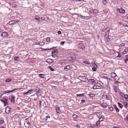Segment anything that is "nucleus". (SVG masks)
<instances>
[{
	"instance_id": "1",
	"label": "nucleus",
	"mask_w": 128,
	"mask_h": 128,
	"mask_svg": "<svg viewBox=\"0 0 128 128\" xmlns=\"http://www.w3.org/2000/svg\"><path fill=\"white\" fill-rule=\"evenodd\" d=\"M0 101L3 103L4 106H6L8 104V100L6 98H3Z\"/></svg>"
},
{
	"instance_id": "2",
	"label": "nucleus",
	"mask_w": 128,
	"mask_h": 128,
	"mask_svg": "<svg viewBox=\"0 0 128 128\" xmlns=\"http://www.w3.org/2000/svg\"><path fill=\"white\" fill-rule=\"evenodd\" d=\"M31 122L30 123L28 122H27L26 121L24 124V125L25 126V127L26 128H31Z\"/></svg>"
},
{
	"instance_id": "3",
	"label": "nucleus",
	"mask_w": 128,
	"mask_h": 128,
	"mask_svg": "<svg viewBox=\"0 0 128 128\" xmlns=\"http://www.w3.org/2000/svg\"><path fill=\"white\" fill-rule=\"evenodd\" d=\"M22 89L21 88H15L12 90H6V91H5L3 93H4V94H5L6 93H10V92H12L14 91L15 90H20V89Z\"/></svg>"
},
{
	"instance_id": "4",
	"label": "nucleus",
	"mask_w": 128,
	"mask_h": 128,
	"mask_svg": "<svg viewBox=\"0 0 128 128\" xmlns=\"http://www.w3.org/2000/svg\"><path fill=\"white\" fill-rule=\"evenodd\" d=\"M15 97L14 96H12L10 97V99L12 103L14 104L15 103Z\"/></svg>"
},
{
	"instance_id": "5",
	"label": "nucleus",
	"mask_w": 128,
	"mask_h": 128,
	"mask_svg": "<svg viewBox=\"0 0 128 128\" xmlns=\"http://www.w3.org/2000/svg\"><path fill=\"white\" fill-rule=\"evenodd\" d=\"M102 98L104 100H109L110 99V98L109 96L104 94L102 96Z\"/></svg>"
},
{
	"instance_id": "6",
	"label": "nucleus",
	"mask_w": 128,
	"mask_h": 128,
	"mask_svg": "<svg viewBox=\"0 0 128 128\" xmlns=\"http://www.w3.org/2000/svg\"><path fill=\"white\" fill-rule=\"evenodd\" d=\"M58 51H54L52 52V56L53 57L56 58L58 56L57 55Z\"/></svg>"
},
{
	"instance_id": "7",
	"label": "nucleus",
	"mask_w": 128,
	"mask_h": 128,
	"mask_svg": "<svg viewBox=\"0 0 128 128\" xmlns=\"http://www.w3.org/2000/svg\"><path fill=\"white\" fill-rule=\"evenodd\" d=\"M19 22L18 20H12L9 22L8 24L10 25H12L16 23H17Z\"/></svg>"
},
{
	"instance_id": "8",
	"label": "nucleus",
	"mask_w": 128,
	"mask_h": 128,
	"mask_svg": "<svg viewBox=\"0 0 128 128\" xmlns=\"http://www.w3.org/2000/svg\"><path fill=\"white\" fill-rule=\"evenodd\" d=\"M11 108L10 106H8L6 108L5 112L6 114H9Z\"/></svg>"
},
{
	"instance_id": "9",
	"label": "nucleus",
	"mask_w": 128,
	"mask_h": 128,
	"mask_svg": "<svg viewBox=\"0 0 128 128\" xmlns=\"http://www.w3.org/2000/svg\"><path fill=\"white\" fill-rule=\"evenodd\" d=\"M78 46L80 48L82 49V50H84L85 48L84 45L82 43H80L79 44Z\"/></svg>"
},
{
	"instance_id": "10",
	"label": "nucleus",
	"mask_w": 128,
	"mask_h": 128,
	"mask_svg": "<svg viewBox=\"0 0 128 128\" xmlns=\"http://www.w3.org/2000/svg\"><path fill=\"white\" fill-rule=\"evenodd\" d=\"M94 125L96 126L99 128L100 126V122L98 120L96 122V123L94 124Z\"/></svg>"
},
{
	"instance_id": "11",
	"label": "nucleus",
	"mask_w": 128,
	"mask_h": 128,
	"mask_svg": "<svg viewBox=\"0 0 128 128\" xmlns=\"http://www.w3.org/2000/svg\"><path fill=\"white\" fill-rule=\"evenodd\" d=\"M117 10H119V12L121 13L124 14L125 12V11L124 9L121 8L119 9V8H117Z\"/></svg>"
},
{
	"instance_id": "12",
	"label": "nucleus",
	"mask_w": 128,
	"mask_h": 128,
	"mask_svg": "<svg viewBox=\"0 0 128 128\" xmlns=\"http://www.w3.org/2000/svg\"><path fill=\"white\" fill-rule=\"evenodd\" d=\"M3 38L7 37L8 36V34L6 32H3L1 34Z\"/></svg>"
},
{
	"instance_id": "13",
	"label": "nucleus",
	"mask_w": 128,
	"mask_h": 128,
	"mask_svg": "<svg viewBox=\"0 0 128 128\" xmlns=\"http://www.w3.org/2000/svg\"><path fill=\"white\" fill-rule=\"evenodd\" d=\"M101 106L103 108H106L108 106V104L106 103H103L102 104H101Z\"/></svg>"
},
{
	"instance_id": "14",
	"label": "nucleus",
	"mask_w": 128,
	"mask_h": 128,
	"mask_svg": "<svg viewBox=\"0 0 128 128\" xmlns=\"http://www.w3.org/2000/svg\"><path fill=\"white\" fill-rule=\"evenodd\" d=\"M72 66L70 65H68L64 68V69L66 71L70 70Z\"/></svg>"
},
{
	"instance_id": "15",
	"label": "nucleus",
	"mask_w": 128,
	"mask_h": 128,
	"mask_svg": "<svg viewBox=\"0 0 128 128\" xmlns=\"http://www.w3.org/2000/svg\"><path fill=\"white\" fill-rule=\"evenodd\" d=\"M79 78L81 81L83 82H84L85 81V80L86 79L84 76H79Z\"/></svg>"
},
{
	"instance_id": "16",
	"label": "nucleus",
	"mask_w": 128,
	"mask_h": 128,
	"mask_svg": "<svg viewBox=\"0 0 128 128\" xmlns=\"http://www.w3.org/2000/svg\"><path fill=\"white\" fill-rule=\"evenodd\" d=\"M41 19L43 20L47 21L49 19L48 17L46 16V17H45L44 16H42L41 17Z\"/></svg>"
},
{
	"instance_id": "17",
	"label": "nucleus",
	"mask_w": 128,
	"mask_h": 128,
	"mask_svg": "<svg viewBox=\"0 0 128 128\" xmlns=\"http://www.w3.org/2000/svg\"><path fill=\"white\" fill-rule=\"evenodd\" d=\"M96 115L97 117L98 118H101V117L103 116L99 112H97Z\"/></svg>"
},
{
	"instance_id": "18",
	"label": "nucleus",
	"mask_w": 128,
	"mask_h": 128,
	"mask_svg": "<svg viewBox=\"0 0 128 128\" xmlns=\"http://www.w3.org/2000/svg\"><path fill=\"white\" fill-rule=\"evenodd\" d=\"M56 112L58 113H60L61 112V111L60 110V108L58 107H55Z\"/></svg>"
},
{
	"instance_id": "19",
	"label": "nucleus",
	"mask_w": 128,
	"mask_h": 128,
	"mask_svg": "<svg viewBox=\"0 0 128 128\" xmlns=\"http://www.w3.org/2000/svg\"><path fill=\"white\" fill-rule=\"evenodd\" d=\"M128 52V48H126L125 49L123 52L122 53V54H125L127 53Z\"/></svg>"
},
{
	"instance_id": "20",
	"label": "nucleus",
	"mask_w": 128,
	"mask_h": 128,
	"mask_svg": "<svg viewBox=\"0 0 128 128\" xmlns=\"http://www.w3.org/2000/svg\"><path fill=\"white\" fill-rule=\"evenodd\" d=\"M110 76L113 78H115L117 76L116 75V74L115 73L112 72Z\"/></svg>"
},
{
	"instance_id": "21",
	"label": "nucleus",
	"mask_w": 128,
	"mask_h": 128,
	"mask_svg": "<svg viewBox=\"0 0 128 128\" xmlns=\"http://www.w3.org/2000/svg\"><path fill=\"white\" fill-rule=\"evenodd\" d=\"M46 62L49 64H51L52 62V60L50 59H48L46 60Z\"/></svg>"
},
{
	"instance_id": "22",
	"label": "nucleus",
	"mask_w": 128,
	"mask_h": 128,
	"mask_svg": "<svg viewBox=\"0 0 128 128\" xmlns=\"http://www.w3.org/2000/svg\"><path fill=\"white\" fill-rule=\"evenodd\" d=\"M76 58V56L75 55H74L72 56V57L71 58H68V59L70 60L71 59L74 60Z\"/></svg>"
},
{
	"instance_id": "23",
	"label": "nucleus",
	"mask_w": 128,
	"mask_h": 128,
	"mask_svg": "<svg viewBox=\"0 0 128 128\" xmlns=\"http://www.w3.org/2000/svg\"><path fill=\"white\" fill-rule=\"evenodd\" d=\"M124 119L126 122L128 123V113Z\"/></svg>"
},
{
	"instance_id": "24",
	"label": "nucleus",
	"mask_w": 128,
	"mask_h": 128,
	"mask_svg": "<svg viewBox=\"0 0 128 128\" xmlns=\"http://www.w3.org/2000/svg\"><path fill=\"white\" fill-rule=\"evenodd\" d=\"M38 76L40 78H44L45 75L44 74H39Z\"/></svg>"
},
{
	"instance_id": "25",
	"label": "nucleus",
	"mask_w": 128,
	"mask_h": 128,
	"mask_svg": "<svg viewBox=\"0 0 128 128\" xmlns=\"http://www.w3.org/2000/svg\"><path fill=\"white\" fill-rule=\"evenodd\" d=\"M124 97L126 101H128V96L126 94L124 95Z\"/></svg>"
},
{
	"instance_id": "26",
	"label": "nucleus",
	"mask_w": 128,
	"mask_h": 128,
	"mask_svg": "<svg viewBox=\"0 0 128 128\" xmlns=\"http://www.w3.org/2000/svg\"><path fill=\"white\" fill-rule=\"evenodd\" d=\"M110 54H114L115 53L114 51L112 49H110Z\"/></svg>"
},
{
	"instance_id": "27",
	"label": "nucleus",
	"mask_w": 128,
	"mask_h": 128,
	"mask_svg": "<svg viewBox=\"0 0 128 128\" xmlns=\"http://www.w3.org/2000/svg\"><path fill=\"white\" fill-rule=\"evenodd\" d=\"M106 28H104L102 30V31L103 32H104L106 33L107 32L108 33V32H109V30H107L106 31Z\"/></svg>"
},
{
	"instance_id": "28",
	"label": "nucleus",
	"mask_w": 128,
	"mask_h": 128,
	"mask_svg": "<svg viewBox=\"0 0 128 128\" xmlns=\"http://www.w3.org/2000/svg\"><path fill=\"white\" fill-rule=\"evenodd\" d=\"M40 49H41L42 50L46 51V50H51L53 48H50L44 49V48H41Z\"/></svg>"
},
{
	"instance_id": "29",
	"label": "nucleus",
	"mask_w": 128,
	"mask_h": 128,
	"mask_svg": "<svg viewBox=\"0 0 128 128\" xmlns=\"http://www.w3.org/2000/svg\"><path fill=\"white\" fill-rule=\"evenodd\" d=\"M124 107L127 108L128 107V103L127 102H124Z\"/></svg>"
},
{
	"instance_id": "30",
	"label": "nucleus",
	"mask_w": 128,
	"mask_h": 128,
	"mask_svg": "<svg viewBox=\"0 0 128 128\" xmlns=\"http://www.w3.org/2000/svg\"><path fill=\"white\" fill-rule=\"evenodd\" d=\"M114 106L115 109L116 110V111L117 112H119V111H120L119 109L118 108V107L116 106V105H114Z\"/></svg>"
},
{
	"instance_id": "31",
	"label": "nucleus",
	"mask_w": 128,
	"mask_h": 128,
	"mask_svg": "<svg viewBox=\"0 0 128 128\" xmlns=\"http://www.w3.org/2000/svg\"><path fill=\"white\" fill-rule=\"evenodd\" d=\"M98 67L97 66H96L95 67L92 68V70L94 71H96V68Z\"/></svg>"
},
{
	"instance_id": "32",
	"label": "nucleus",
	"mask_w": 128,
	"mask_h": 128,
	"mask_svg": "<svg viewBox=\"0 0 128 128\" xmlns=\"http://www.w3.org/2000/svg\"><path fill=\"white\" fill-rule=\"evenodd\" d=\"M98 12V11L97 10L95 9L93 10V13L94 14H97Z\"/></svg>"
},
{
	"instance_id": "33",
	"label": "nucleus",
	"mask_w": 128,
	"mask_h": 128,
	"mask_svg": "<svg viewBox=\"0 0 128 128\" xmlns=\"http://www.w3.org/2000/svg\"><path fill=\"white\" fill-rule=\"evenodd\" d=\"M42 106L44 108H46V105L45 102H44L43 103Z\"/></svg>"
},
{
	"instance_id": "34",
	"label": "nucleus",
	"mask_w": 128,
	"mask_h": 128,
	"mask_svg": "<svg viewBox=\"0 0 128 128\" xmlns=\"http://www.w3.org/2000/svg\"><path fill=\"white\" fill-rule=\"evenodd\" d=\"M104 120V118L103 116L101 117V118H98V121H99L100 122L103 121Z\"/></svg>"
},
{
	"instance_id": "35",
	"label": "nucleus",
	"mask_w": 128,
	"mask_h": 128,
	"mask_svg": "<svg viewBox=\"0 0 128 128\" xmlns=\"http://www.w3.org/2000/svg\"><path fill=\"white\" fill-rule=\"evenodd\" d=\"M119 107L120 108H122L123 107L122 105L120 104V102H118V103Z\"/></svg>"
},
{
	"instance_id": "36",
	"label": "nucleus",
	"mask_w": 128,
	"mask_h": 128,
	"mask_svg": "<svg viewBox=\"0 0 128 128\" xmlns=\"http://www.w3.org/2000/svg\"><path fill=\"white\" fill-rule=\"evenodd\" d=\"M39 44L40 46H43L44 44V42H40L39 43Z\"/></svg>"
},
{
	"instance_id": "37",
	"label": "nucleus",
	"mask_w": 128,
	"mask_h": 128,
	"mask_svg": "<svg viewBox=\"0 0 128 128\" xmlns=\"http://www.w3.org/2000/svg\"><path fill=\"white\" fill-rule=\"evenodd\" d=\"M113 87L114 92H117V91L116 87V86H113Z\"/></svg>"
},
{
	"instance_id": "38",
	"label": "nucleus",
	"mask_w": 128,
	"mask_h": 128,
	"mask_svg": "<svg viewBox=\"0 0 128 128\" xmlns=\"http://www.w3.org/2000/svg\"><path fill=\"white\" fill-rule=\"evenodd\" d=\"M78 116L76 114H74L72 115V117L73 118L76 119L78 117Z\"/></svg>"
},
{
	"instance_id": "39",
	"label": "nucleus",
	"mask_w": 128,
	"mask_h": 128,
	"mask_svg": "<svg viewBox=\"0 0 128 128\" xmlns=\"http://www.w3.org/2000/svg\"><path fill=\"white\" fill-rule=\"evenodd\" d=\"M89 96L90 97H93L95 96V94H89Z\"/></svg>"
},
{
	"instance_id": "40",
	"label": "nucleus",
	"mask_w": 128,
	"mask_h": 128,
	"mask_svg": "<svg viewBox=\"0 0 128 128\" xmlns=\"http://www.w3.org/2000/svg\"><path fill=\"white\" fill-rule=\"evenodd\" d=\"M4 123V121L3 120H0V124H3Z\"/></svg>"
},
{
	"instance_id": "41",
	"label": "nucleus",
	"mask_w": 128,
	"mask_h": 128,
	"mask_svg": "<svg viewBox=\"0 0 128 128\" xmlns=\"http://www.w3.org/2000/svg\"><path fill=\"white\" fill-rule=\"evenodd\" d=\"M77 96H81V97H83L84 96V94H77Z\"/></svg>"
},
{
	"instance_id": "42",
	"label": "nucleus",
	"mask_w": 128,
	"mask_h": 128,
	"mask_svg": "<svg viewBox=\"0 0 128 128\" xmlns=\"http://www.w3.org/2000/svg\"><path fill=\"white\" fill-rule=\"evenodd\" d=\"M48 68L50 69L51 71H54V69L51 66H48Z\"/></svg>"
},
{
	"instance_id": "43",
	"label": "nucleus",
	"mask_w": 128,
	"mask_h": 128,
	"mask_svg": "<svg viewBox=\"0 0 128 128\" xmlns=\"http://www.w3.org/2000/svg\"><path fill=\"white\" fill-rule=\"evenodd\" d=\"M35 18L36 20H39L40 19V17L38 16H35Z\"/></svg>"
},
{
	"instance_id": "44",
	"label": "nucleus",
	"mask_w": 128,
	"mask_h": 128,
	"mask_svg": "<svg viewBox=\"0 0 128 128\" xmlns=\"http://www.w3.org/2000/svg\"><path fill=\"white\" fill-rule=\"evenodd\" d=\"M99 87L98 86H94L92 88L93 89H98L99 88Z\"/></svg>"
},
{
	"instance_id": "45",
	"label": "nucleus",
	"mask_w": 128,
	"mask_h": 128,
	"mask_svg": "<svg viewBox=\"0 0 128 128\" xmlns=\"http://www.w3.org/2000/svg\"><path fill=\"white\" fill-rule=\"evenodd\" d=\"M89 81L90 82H92V83H94L95 82L94 80V79H90L89 80Z\"/></svg>"
},
{
	"instance_id": "46",
	"label": "nucleus",
	"mask_w": 128,
	"mask_h": 128,
	"mask_svg": "<svg viewBox=\"0 0 128 128\" xmlns=\"http://www.w3.org/2000/svg\"><path fill=\"white\" fill-rule=\"evenodd\" d=\"M102 2L104 4H106L107 3L106 0H102Z\"/></svg>"
},
{
	"instance_id": "47",
	"label": "nucleus",
	"mask_w": 128,
	"mask_h": 128,
	"mask_svg": "<svg viewBox=\"0 0 128 128\" xmlns=\"http://www.w3.org/2000/svg\"><path fill=\"white\" fill-rule=\"evenodd\" d=\"M120 94L121 96L122 97H124V95H125V94H124L123 92H120Z\"/></svg>"
},
{
	"instance_id": "48",
	"label": "nucleus",
	"mask_w": 128,
	"mask_h": 128,
	"mask_svg": "<svg viewBox=\"0 0 128 128\" xmlns=\"http://www.w3.org/2000/svg\"><path fill=\"white\" fill-rule=\"evenodd\" d=\"M33 90L32 89H31L29 90L28 91H27V92L28 93H30Z\"/></svg>"
},
{
	"instance_id": "49",
	"label": "nucleus",
	"mask_w": 128,
	"mask_h": 128,
	"mask_svg": "<svg viewBox=\"0 0 128 128\" xmlns=\"http://www.w3.org/2000/svg\"><path fill=\"white\" fill-rule=\"evenodd\" d=\"M80 16L81 17H82V18H83L84 17V18H88V17H89V18H91V16H83L81 15H80Z\"/></svg>"
},
{
	"instance_id": "50",
	"label": "nucleus",
	"mask_w": 128,
	"mask_h": 128,
	"mask_svg": "<svg viewBox=\"0 0 128 128\" xmlns=\"http://www.w3.org/2000/svg\"><path fill=\"white\" fill-rule=\"evenodd\" d=\"M109 110H110L112 111L113 110V108L112 107H110L109 108Z\"/></svg>"
},
{
	"instance_id": "51",
	"label": "nucleus",
	"mask_w": 128,
	"mask_h": 128,
	"mask_svg": "<svg viewBox=\"0 0 128 128\" xmlns=\"http://www.w3.org/2000/svg\"><path fill=\"white\" fill-rule=\"evenodd\" d=\"M83 62L86 64H90L88 62L86 61H84Z\"/></svg>"
},
{
	"instance_id": "52",
	"label": "nucleus",
	"mask_w": 128,
	"mask_h": 128,
	"mask_svg": "<svg viewBox=\"0 0 128 128\" xmlns=\"http://www.w3.org/2000/svg\"><path fill=\"white\" fill-rule=\"evenodd\" d=\"M15 4H14V6H12L13 8H16L18 6L16 5V2H15Z\"/></svg>"
},
{
	"instance_id": "53",
	"label": "nucleus",
	"mask_w": 128,
	"mask_h": 128,
	"mask_svg": "<svg viewBox=\"0 0 128 128\" xmlns=\"http://www.w3.org/2000/svg\"><path fill=\"white\" fill-rule=\"evenodd\" d=\"M64 62V60L63 59H62L60 61V62L61 63H63Z\"/></svg>"
},
{
	"instance_id": "54",
	"label": "nucleus",
	"mask_w": 128,
	"mask_h": 128,
	"mask_svg": "<svg viewBox=\"0 0 128 128\" xmlns=\"http://www.w3.org/2000/svg\"><path fill=\"white\" fill-rule=\"evenodd\" d=\"M50 37H48L46 39V41L47 42H48L50 41Z\"/></svg>"
},
{
	"instance_id": "55",
	"label": "nucleus",
	"mask_w": 128,
	"mask_h": 128,
	"mask_svg": "<svg viewBox=\"0 0 128 128\" xmlns=\"http://www.w3.org/2000/svg\"><path fill=\"white\" fill-rule=\"evenodd\" d=\"M11 79H7L6 80V82H10L11 81Z\"/></svg>"
},
{
	"instance_id": "56",
	"label": "nucleus",
	"mask_w": 128,
	"mask_h": 128,
	"mask_svg": "<svg viewBox=\"0 0 128 128\" xmlns=\"http://www.w3.org/2000/svg\"><path fill=\"white\" fill-rule=\"evenodd\" d=\"M50 118V117L49 116H46V121L48 119Z\"/></svg>"
},
{
	"instance_id": "57",
	"label": "nucleus",
	"mask_w": 128,
	"mask_h": 128,
	"mask_svg": "<svg viewBox=\"0 0 128 128\" xmlns=\"http://www.w3.org/2000/svg\"><path fill=\"white\" fill-rule=\"evenodd\" d=\"M92 66H93L94 67H95V66H97V65L96 64H95V63H92Z\"/></svg>"
},
{
	"instance_id": "58",
	"label": "nucleus",
	"mask_w": 128,
	"mask_h": 128,
	"mask_svg": "<svg viewBox=\"0 0 128 128\" xmlns=\"http://www.w3.org/2000/svg\"><path fill=\"white\" fill-rule=\"evenodd\" d=\"M105 40L107 42H108L109 41V38H106Z\"/></svg>"
},
{
	"instance_id": "59",
	"label": "nucleus",
	"mask_w": 128,
	"mask_h": 128,
	"mask_svg": "<svg viewBox=\"0 0 128 128\" xmlns=\"http://www.w3.org/2000/svg\"><path fill=\"white\" fill-rule=\"evenodd\" d=\"M18 56H16L14 58V60H17L18 59Z\"/></svg>"
},
{
	"instance_id": "60",
	"label": "nucleus",
	"mask_w": 128,
	"mask_h": 128,
	"mask_svg": "<svg viewBox=\"0 0 128 128\" xmlns=\"http://www.w3.org/2000/svg\"><path fill=\"white\" fill-rule=\"evenodd\" d=\"M117 53L118 54V56H117V57H121V55H120V54H119V53H118V52H117Z\"/></svg>"
},
{
	"instance_id": "61",
	"label": "nucleus",
	"mask_w": 128,
	"mask_h": 128,
	"mask_svg": "<svg viewBox=\"0 0 128 128\" xmlns=\"http://www.w3.org/2000/svg\"><path fill=\"white\" fill-rule=\"evenodd\" d=\"M65 42H60V44H61L62 45H63L64 44V43H65Z\"/></svg>"
},
{
	"instance_id": "62",
	"label": "nucleus",
	"mask_w": 128,
	"mask_h": 128,
	"mask_svg": "<svg viewBox=\"0 0 128 128\" xmlns=\"http://www.w3.org/2000/svg\"><path fill=\"white\" fill-rule=\"evenodd\" d=\"M58 34H61V31H58Z\"/></svg>"
},
{
	"instance_id": "63",
	"label": "nucleus",
	"mask_w": 128,
	"mask_h": 128,
	"mask_svg": "<svg viewBox=\"0 0 128 128\" xmlns=\"http://www.w3.org/2000/svg\"><path fill=\"white\" fill-rule=\"evenodd\" d=\"M36 90H37V91L40 90L39 88L37 87H36Z\"/></svg>"
},
{
	"instance_id": "64",
	"label": "nucleus",
	"mask_w": 128,
	"mask_h": 128,
	"mask_svg": "<svg viewBox=\"0 0 128 128\" xmlns=\"http://www.w3.org/2000/svg\"><path fill=\"white\" fill-rule=\"evenodd\" d=\"M128 61V59L126 58V59L124 60V62L125 63H126L127 61Z\"/></svg>"
}]
</instances>
